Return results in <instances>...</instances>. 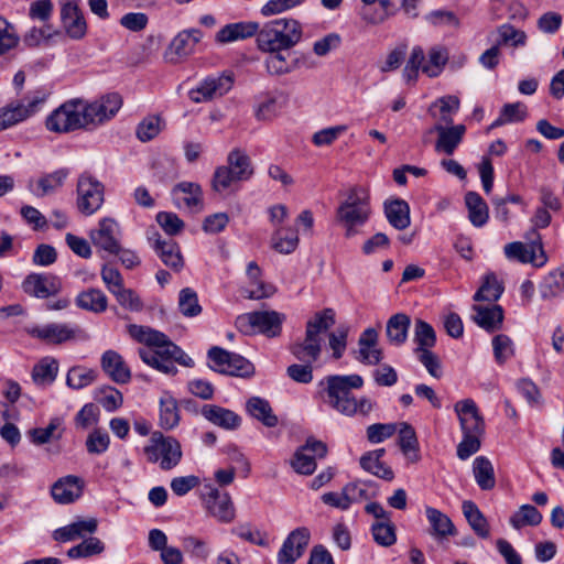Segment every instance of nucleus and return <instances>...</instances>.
I'll use <instances>...</instances> for the list:
<instances>
[{
  "label": "nucleus",
  "mask_w": 564,
  "mask_h": 564,
  "mask_svg": "<svg viewBox=\"0 0 564 564\" xmlns=\"http://www.w3.org/2000/svg\"><path fill=\"white\" fill-rule=\"evenodd\" d=\"M130 336L147 347L139 349L141 360L165 375H175V362L192 367L194 361L165 334L148 326L130 325Z\"/></svg>",
  "instance_id": "1"
},
{
  "label": "nucleus",
  "mask_w": 564,
  "mask_h": 564,
  "mask_svg": "<svg viewBox=\"0 0 564 564\" xmlns=\"http://www.w3.org/2000/svg\"><path fill=\"white\" fill-rule=\"evenodd\" d=\"M362 384L364 379L359 375L328 376L318 383L321 392L325 394L324 402L346 416H366L372 411L375 403L369 398L357 400L351 394V389H359Z\"/></svg>",
  "instance_id": "2"
},
{
  "label": "nucleus",
  "mask_w": 564,
  "mask_h": 564,
  "mask_svg": "<svg viewBox=\"0 0 564 564\" xmlns=\"http://www.w3.org/2000/svg\"><path fill=\"white\" fill-rule=\"evenodd\" d=\"M302 37V28L294 19H275L265 23L257 32L260 51L290 50Z\"/></svg>",
  "instance_id": "3"
},
{
  "label": "nucleus",
  "mask_w": 564,
  "mask_h": 564,
  "mask_svg": "<svg viewBox=\"0 0 564 564\" xmlns=\"http://www.w3.org/2000/svg\"><path fill=\"white\" fill-rule=\"evenodd\" d=\"M370 213L368 192L362 187L351 188L336 210L337 221L345 228V237L357 235V228L368 221Z\"/></svg>",
  "instance_id": "4"
},
{
  "label": "nucleus",
  "mask_w": 564,
  "mask_h": 564,
  "mask_svg": "<svg viewBox=\"0 0 564 564\" xmlns=\"http://www.w3.org/2000/svg\"><path fill=\"white\" fill-rule=\"evenodd\" d=\"M254 170L250 156L241 149H234L228 153L227 165L218 166L213 175L212 187L217 193L230 188L238 182L251 178Z\"/></svg>",
  "instance_id": "5"
},
{
  "label": "nucleus",
  "mask_w": 564,
  "mask_h": 564,
  "mask_svg": "<svg viewBox=\"0 0 564 564\" xmlns=\"http://www.w3.org/2000/svg\"><path fill=\"white\" fill-rule=\"evenodd\" d=\"M427 57L425 61V53L421 46L412 48L402 74L406 83H415L420 70L431 78L441 75L448 62V51L442 45H435L430 48Z\"/></svg>",
  "instance_id": "6"
},
{
  "label": "nucleus",
  "mask_w": 564,
  "mask_h": 564,
  "mask_svg": "<svg viewBox=\"0 0 564 564\" xmlns=\"http://www.w3.org/2000/svg\"><path fill=\"white\" fill-rule=\"evenodd\" d=\"M144 454L150 463H158L162 470L176 467L183 456L180 442L172 436H164L161 432H153Z\"/></svg>",
  "instance_id": "7"
},
{
  "label": "nucleus",
  "mask_w": 564,
  "mask_h": 564,
  "mask_svg": "<svg viewBox=\"0 0 564 564\" xmlns=\"http://www.w3.org/2000/svg\"><path fill=\"white\" fill-rule=\"evenodd\" d=\"M46 129L56 133H68L86 129L82 99H70L62 104L46 118Z\"/></svg>",
  "instance_id": "8"
},
{
  "label": "nucleus",
  "mask_w": 564,
  "mask_h": 564,
  "mask_svg": "<svg viewBox=\"0 0 564 564\" xmlns=\"http://www.w3.org/2000/svg\"><path fill=\"white\" fill-rule=\"evenodd\" d=\"M48 96L50 93L46 89L40 88L28 94L25 97L26 102H11L7 107L1 108L0 131L22 122L39 112Z\"/></svg>",
  "instance_id": "9"
},
{
  "label": "nucleus",
  "mask_w": 564,
  "mask_h": 564,
  "mask_svg": "<svg viewBox=\"0 0 564 564\" xmlns=\"http://www.w3.org/2000/svg\"><path fill=\"white\" fill-rule=\"evenodd\" d=\"M25 330L32 338H36L47 345H62L72 340L88 339V335L83 328L68 323L34 325Z\"/></svg>",
  "instance_id": "10"
},
{
  "label": "nucleus",
  "mask_w": 564,
  "mask_h": 564,
  "mask_svg": "<svg viewBox=\"0 0 564 564\" xmlns=\"http://www.w3.org/2000/svg\"><path fill=\"white\" fill-rule=\"evenodd\" d=\"M210 368L219 373L248 378L254 373L253 365L245 357L214 346L208 350Z\"/></svg>",
  "instance_id": "11"
},
{
  "label": "nucleus",
  "mask_w": 564,
  "mask_h": 564,
  "mask_svg": "<svg viewBox=\"0 0 564 564\" xmlns=\"http://www.w3.org/2000/svg\"><path fill=\"white\" fill-rule=\"evenodd\" d=\"M284 321L285 315L276 311H257L239 316L237 324L246 332H258L273 338L280 336Z\"/></svg>",
  "instance_id": "12"
},
{
  "label": "nucleus",
  "mask_w": 564,
  "mask_h": 564,
  "mask_svg": "<svg viewBox=\"0 0 564 564\" xmlns=\"http://www.w3.org/2000/svg\"><path fill=\"white\" fill-rule=\"evenodd\" d=\"M104 185L90 174H82L77 182V207L84 215H93L104 203Z\"/></svg>",
  "instance_id": "13"
},
{
  "label": "nucleus",
  "mask_w": 564,
  "mask_h": 564,
  "mask_svg": "<svg viewBox=\"0 0 564 564\" xmlns=\"http://www.w3.org/2000/svg\"><path fill=\"white\" fill-rule=\"evenodd\" d=\"M232 85L234 76L230 73L207 76L189 90L188 97L195 104L208 102L226 95Z\"/></svg>",
  "instance_id": "14"
},
{
  "label": "nucleus",
  "mask_w": 564,
  "mask_h": 564,
  "mask_svg": "<svg viewBox=\"0 0 564 564\" xmlns=\"http://www.w3.org/2000/svg\"><path fill=\"white\" fill-rule=\"evenodd\" d=\"M122 106V99L118 94H108L93 102L83 100L86 126H98L110 120Z\"/></svg>",
  "instance_id": "15"
},
{
  "label": "nucleus",
  "mask_w": 564,
  "mask_h": 564,
  "mask_svg": "<svg viewBox=\"0 0 564 564\" xmlns=\"http://www.w3.org/2000/svg\"><path fill=\"white\" fill-rule=\"evenodd\" d=\"M433 133L437 134V139L434 145L435 152L440 154L452 155L462 143L466 133V127L464 124H434L425 132L423 142L427 143L429 135Z\"/></svg>",
  "instance_id": "16"
},
{
  "label": "nucleus",
  "mask_w": 564,
  "mask_h": 564,
  "mask_svg": "<svg viewBox=\"0 0 564 564\" xmlns=\"http://www.w3.org/2000/svg\"><path fill=\"white\" fill-rule=\"evenodd\" d=\"M327 454L326 444L314 438H307L306 443L296 449L291 466L301 475H312L316 469V459Z\"/></svg>",
  "instance_id": "17"
},
{
  "label": "nucleus",
  "mask_w": 564,
  "mask_h": 564,
  "mask_svg": "<svg viewBox=\"0 0 564 564\" xmlns=\"http://www.w3.org/2000/svg\"><path fill=\"white\" fill-rule=\"evenodd\" d=\"M503 251L507 259L520 263H531L534 267H542L547 261L540 241H533L529 245L521 241L510 242L505 246Z\"/></svg>",
  "instance_id": "18"
},
{
  "label": "nucleus",
  "mask_w": 564,
  "mask_h": 564,
  "mask_svg": "<svg viewBox=\"0 0 564 564\" xmlns=\"http://www.w3.org/2000/svg\"><path fill=\"white\" fill-rule=\"evenodd\" d=\"M90 239L94 246L110 254H118L120 248V228L116 220L104 218L99 221L98 228L90 231Z\"/></svg>",
  "instance_id": "19"
},
{
  "label": "nucleus",
  "mask_w": 564,
  "mask_h": 564,
  "mask_svg": "<svg viewBox=\"0 0 564 564\" xmlns=\"http://www.w3.org/2000/svg\"><path fill=\"white\" fill-rule=\"evenodd\" d=\"M454 411L457 414L463 434L484 435L485 421L473 399L456 402Z\"/></svg>",
  "instance_id": "20"
},
{
  "label": "nucleus",
  "mask_w": 564,
  "mask_h": 564,
  "mask_svg": "<svg viewBox=\"0 0 564 564\" xmlns=\"http://www.w3.org/2000/svg\"><path fill=\"white\" fill-rule=\"evenodd\" d=\"M203 37L199 29H188L178 32L171 41L166 52L165 58L170 63H178L194 53L196 45Z\"/></svg>",
  "instance_id": "21"
},
{
  "label": "nucleus",
  "mask_w": 564,
  "mask_h": 564,
  "mask_svg": "<svg viewBox=\"0 0 564 564\" xmlns=\"http://www.w3.org/2000/svg\"><path fill=\"white\" fill-rule=\"evenodd\" d=\"M311 533L306 528L293 530L284 540L278 553L279 564H294L305 552Z\"/></svg>",
  "instance_id": "22"
},
{
  "label": "nucleus",
  "mask_w": 564,
  "mask_h": 564,
  "mask_svg": "<svg viewBox=\"0 0 564 564\" xmlns=\"http://www.w3.org/2000/svg\"><path fill=\"white\" fill-rule=\"evenodd\" d=\"M22 289L31 296L47 299L62 290V282L53 274L31 273L22 282Z\"/></svg>",
  "instance_id": "23"
},
{
  "label": "nucleus",
  "mask_w": 564,
  "mask_h": 564,
  "mask_svg": "<svg viewBox=\"0 0 564 564\" xmlns=\"http://www.w3.org/2000/svg\"><path fill=\"white\" fill-rule=\"evenodd\" d=\"M172 195L180 208L185 207L194 213L203 209V191L197 183L181 182L173 187Z\"/></svg>",
  "instance_id": "24"
},
{
  "label": "nucleus",
  "mask_w": 564,
  "mask_h": 564,
  "mask_svg": "<svg viewBox=\"0 0 564 564\" xmlns=\"http://www.w3.org/2000/svg\"><path fill=\"white\" fill-rule=\"evenodd\" d=\"M378 332L375 328L365 329L358 339V350L355 357L365 365H378L383 358L382 349L378 347Z\"/></svg>",
  "instance_id": "25"
},
{
  "label": "nucleus",
  "mask_w": 564,
  "mask_h": 564,
  "mask_svg": "<svg viewBox=\"0 0 564 564\" xmlns=\"http://www.w3.org/2000/svg\"><path fill=\"white\" fill-rule=\"evenodd\" d=\"M205 503L209 514L219 522L230 523L234 521L236 511L231 498L227 492L212 489L205 499Z\"/></svg>",
  "instance_id": "26"
},
{
  "label": "nucleus",
  "mask_w": 564,
  "mask_h": 564,
  "mask_svg": "<svg viewBox=\"0 0 564 564\" xmlns=\"http://www.w3.org/2000/svg\"><path fill=\"white\" fill-rule=\"evenodd\" d=\"M61 20L66 34L73 40H80L87 32L84 14L78 6L65 2L61 8Z\"/></svg>",
  "instance_id": "27"
},
{
  "label": "nucleus",
  "mask_w": 564,
  "mask_h": 564,
  "mask_svg": "<svg viewBox=\"0 0 564 564\" xmlns=\"http://www.w3.org/2000/svg\"><path fill=\"white\" fill-rule=\"evenodd\" d=\"M83 489V479L74 475H68L54 482L51 488V494L57 503L67 505L77 500L82 496Z\"/></svg>",
  "instance_id": "28"
},
{
  "label": "nucleus",
  "mask_w": 564,
  "mask_h": 564,
  "mask_svg": "<svg viewBox=\"0 0 564 564\" xmlns=\"http://www.w3.org/2000/svg\"><path fill=\"white\" fill-rule=\"evenodd\" d=\"M152 247L162 260V262L174 271H180L184 267V259L178 245L173 239H162L159 234L155 238H150Z\"/></svg>",
  "instance_id": "29"
},
{
  "label": "nucleus",
  "mask_w": 564,
  "mask_h": 564,
  "mask_svg": "<svg viewBox=\"0 0 564 564\" xmlns=\"http://www.w3.org/2000/svg\"><path fill=\"white\" fill-rule=\"evenodd\" d=\"M246 275L249 281V285L243 290L246 297L251 300H261L270 297L276 291V289L262 281V271L256 261H251L247 265Z\"/></svg>",
  "instance_id": "30"
},
{
  "label": "nucleus",
  "mask_w": 564,
  "mask_h": 564,
  "mask_svg": "<svg viewBox=\"0 0 564 564\" xmlns=\"http://www.w3.org/2000/svg\"><path fill=\"white\" fill-rule=\"evenodd\" d=\"M105 373L117 383H127L131 379V371L122 356L116 350H106L100 359Z\"/></svg>",
  "instance_id": "31"
},
{
  "label": "nucleus",
  "mask_w": 564,
  "mask_h": 564,
  "mask_svg": "<svg viewBox=\"0 0 564 564\" xmlns=\"http://www.w3.org/2000/svg\"><path fill=\"white\" fill-rule=\"evenodd\" d=\"M69 171L67 169H58L52 173H47L39 177L35 182L31 180L28 188L37 197L53 194L64 185Z\"/></svg>",
  "instance_id": "32"
},
{
  "label": "nucleus",
  "mask_w": 564,
  "mask_h": 564,
  "mask_svg": "<svg viewBox=\"0 0 564 564\" xmlns=\"http://www.w3.org/2000/svg\"><path fill=\"white\" fill-rule=\"evenodd\" d=\"M268 56L264 65L268 73L272 76H283L292 73L299 66L297 58H291L290 50L264 51Z\"/></svg>",
  "instance_id": "33"
},
{
  "label": "nucleus",
  "mask_w": 564,
  "mask_h": 564,
  "mask_svg": "<svg viewBox=\"0 0 564 564\" xmlns=\"http://www.w3.org/2000/svg\"><path fill=\"white\" fill-rule=\"evenodd\" d=\"M202 415L225 430H237L241 424V417L234 411L215 404H205L202 408Z\"/></svg>",
  "instance_id": "34"
},
{
  "label": "nucleus",
  "mask_w": 564,
  "mask_h": 564,
  "mask_svg": "<svg viewBox=\"0 0 564 564\" xmlns=\"http://www.w3.org/2000/svg\"><path fill=\"white\" fill-rule=\"evenodd\" d=\"M459 107V98L447 95L436 99L429 111L436 119L435 124L453 126L454 116L458 112Z\"/></svg>",
  "instance_id": "35"
},
{
  "label": "nucleus",
  "mask_w": 564,
  "mask_h": 564,
  "mask_svg": "<svg viewBox=\"0 0 564 564\" xmlns=\"http://www.w3.org/2000/svg\"><path fill=\"white\" fill-rule=\"evenodd\" d=\"M291 354L302 362H315L322 352V338L314 337L305 332L302 340H296L290 345Z\"/></svg>",
  "instance_id": "36"
},
{
  "label": "nucleus",
  "mask_w": 564,
  "mask_h": 564,
  "mask_svg": "<svg viewBox=\"0 0 564 564\" xmlns=\"http://www.w3.org/2000/svg\"><path fill=\"white\" fill-rule=\"evenodd\" d=\"M474 321L487 332H495L501 328L503 322V310L500 305L485 306L474 305Z\"/></svg>",
  "instance_id": "37"
},
{
  "label": "nucleus",
  "mask_w": 564,
  "mask_h": 564,
  "mask_svg": "<svg viewBox=\"0 0 564 564\" xmlns=\"http://www.w3.org/2000/svg\"><path fill=\"white\" fill-rule=\"evenodd\" d=\"M259 24L256 22H237L221 28L216 34L218 43H230L257 35Z\"/></svg>",
  "instance_id": "38"
},
{
  "label": "nucleus",
  "mask_w": 564,
  "mask_h": 564,
  "mask_svg": "<svg viewBox=\"0 0 564 564\" xmlns=\"http://www.w3.org/2000/svg\"><path fill=\"white\" fill-rule=\"evenodd\" d=\"M247 412L256 420L260 421L267 427H274L278 425V416L268 400L260 397H251L246 403Z\"/></svg>",
  "instance_id": "39"
},
{
  "label": "nucleus",
  "mask_w": 564,
  "mask_h": 564,
  "mask_svg": "<svg viewBox=\"0 0 564 564\" xmlns=\"http://www.w3.org/2000/svg\"><path fill=\"white\" fill-rule=\"evenodd\" d=\"M411 325L410 317L404 313L392 315L386 325V334L390 344L403 345L408 339V332Z\"/></svg>",
  "instance_id": "40"
},
{
  "label": "nucleus",
  "mask_w": 564,
  "mask_h": 564,
  "mask_svg": "<svg viewBox=\"0 0 564 564\" xmlns=\"http://www.w3.org/2000/svg\"><path fill=\"white\" fill-rule=\"evenodd\" d=\"M384 448H379L366 453L360 458V466L366 471L379 478H382L384 480H392L394 477L392 469L388 467L383 462H381V457L384 455Z\"/></svg>",
  "instance_id": "41"
},
{
  "label": "nucleus",
  "mask_w": 564,
  "mask_h": 564,
  "mask_svg": "<svg viewBox=\"0 0 564 564\" xmlns=\"http://www.w3.org/2000/svg\"><path fill=\"white\" fill-rule=\"evenodd\" d=\"M384 214L389 224L398 230H403L411 224L410 207L403 199L387 202L384 204Z\"/></svg>",
  "instance_id": "42"
},
{
  "label": "nucleus",
  "mask_w": 564,
  "mask_h": 564,
  "mask_svg": "<svg viewBox=\"0 0 564 564\" xmlns=\"http://www.w3.org/2000/svg\"><path fill=\"white\" fill-rule=\"evenodd\" d=\"M465 204L468 209V218L475 227H482L489 218V210L486 202L476 192H467Z\"/></svg>",
  "instance_id": "43"
},
{
  "label": "nucleus",
  "mask_w": 564,
  "mask_h": 564,
  "mask_svg": "<svg viewBox=\"0 0 564 564\" xmlns=\"http://www.w3.org/2000/svg\"><path fill=\"white\" fill-rule=\"evenodd\" d=\"M76 305L85 311L102 313L108 307V299L99 289H88L76 296Z\"/></svg>",
  "instance_id": "44"
},
{
  "label": "nucleus",
  "mask_w": 564,
  "mask_h": 564,
  "mask_svg": "<svg viewBox=\"0 0 564 564\" xmlns=\"http://www.w3.org/2000/svg\"><path fill=\"white\" fill-rule=\"evenodd\" d=\"M426 519L431 525V534L444 538L455 534V525L452 520L442 511L433 507L425 508Z\"/></svg>",
  "instance_id": "45"
},
{
  "label": "nucleus",
  "mask_w": 564,
  "mask_h": 564,
  "mask_svg": "<svg viewBox=\"0 0 564 564\" xmlns=\"http://www.w3.org/2000/svg\"><path fill=\"white\" fill-rule=\"evenodd\" d=\"M299 246L297 231L291 227H279L272 235L271 247L279 253H292Z\"/></svg>",
  "instance_id": "46"
},
{
  "label": "nucleus",
  "mask_w": 564,
  "mask_h": 564,
  "mask_svg": "<svg viewBox=\"0 0 564 564\" xmlns=\"http://www.w3.org/2000/svg\"><path fill=\"white\" fill-rule=\"evenodd\" d=\"M463 513L474 530V532L481 539H487L490 534L489 525L487 519L479 510L477 505L470 500H465L463 502Z\"/></svg>",
  "instance_id": "47"
},
{
  "label": "nucleus",
  "mask_w": 564,
  "mask_h": 564,
  "mask_svg": "<svg viewBox=\"0 0 564 564\" xmlns=\"http://www.w3.org/2000/svg\"><path fill=\"white\" fill-rule=\"evenodd\" d=\"M473 473L477 485L482 490H490L496 485L495 470L491 462L485 456H478L473 463Z\"/></svg>",
  "instance_id": "48"
},
{
  "label": "nucleus",
  "mask_w": 564,
  "mask_h": 564,
  "mask_svg": "<svg viewBox=\"0 0 564 564\" xmlns=\"http://www.w3.org/2000/svg\"><path fill=\"white\" fill-rule=\"evenodd\" d=\"M180 422V411L176 400L165 393L160 399V426L164 430L174 429Z\"/></svg>",
  "instance_id": "49"
},
{
  "label": "nucleus",
  "mask_w": 564,
  "mask_h": 564,
  "mask_svg": "<svg viewBox=\"0 0 564 564\" xmlns=\"http://www.w3.org/2000/svg\"><path fill=\"white\" fill-rule=\"evenodd\" d=\"M58 371V364L54 358H43L33 367L32 379L37 386L51 384Z\"/></svg>",
  "instance_id": "50"
},
{
  "label": "nucleus",
  "mask_w": 564,
  "mask_h": 564,
  "mask_svg": "<svg viewBox=\"0 0 564 564\" xmlns=\"http://www.w3.org/2000/svg\"><path fill=\"white\" fill-rule=\"evenodd\" d=\"M542 513L532 505H522L518 511L510 517V524L514 529L525 525L536 527L542 522Z\"/></svg>",
  "instance_id": "51"
},
{
  "label": "nucleus",
  "mask_w": 564,
  "mask_h": 564,
  "mask_svg": "<svg viewBox=\"0 0 564 564\" xmlns=\"http://www.w3.org/2000/svg\"><path fill=\"white\" fill-rule=\"evenodd\" d=\"M399 445L403 454L406 455L411 462L419 460V443L415 431L408 423H401V429L399 431Z\"/></svg>",
  "instance_id": "52"
},
{
  "label": "nucleus",
  "mask_w": 564,
  "mask_h": 564,
  "mask_svg": "<svg viewBox=\"0 0 564 564\" xmlns=\"http://www.w3.org/2000/svg\"><path fill=\"white\" fill-rule=\"evenodd\" d=\"M498 40L497 45L520 47L527 44V34L522 30L516 29L509 23H505L497 29Z\"/></svg>",
  "instance_id": "53"
},
{
  "label": "nucleus",
  "mask_w": 564,
  "mask_h": 564,
  "mask_svg": "<svg viewBox=\"0 0 564 564\" xmlns=\"http://www.w3.org/2000/svg\"><path fill=\"white\" fill-rule=\"evenodd\" d=\"M335 324V312L333 308H324L314 314L313 318L306 323V333L314 337H321L319 334L328 330Z\"/></svg>",
  "instance_id": "54"
},
{
  "label": "nucleus",
  "mask_w": 564,
  "mask_h": 564,
  "mask_svg": "<svg viewBox=\"0 0 564 564\" xmlns=\"http://www.w3.org/2000/svg\"><path fill=\"white\" fill-rule=\"evenodd\" d=\"M502 292L503 286L501 282L498 281L497 276L494 273H489L485 276L479 290L475 293L474 300L477 302H495L501 296Z\"/></svg>",
  "instance_id": "55"
},
{
  "label": "nucleus",
  "mask_w": 564,
  "mask_h": 564,
  "mask_svg": "<svg viewBox=\"0 0 564 564\" xmlns=\"http://www.w3.org/2000/svg\"><path fill=\"white\" fill-rule=\"evenodd\" d=\"M282 107L283 104L278 95L267 94L263 100L258 104L254 116L260 121H271L278 117Z\"/></svg>",
  "instance_id": "56"
},
{
  "label": "nucleus",
  "mask_w": 564,
  "mask_h": 564,
  "mask_svg": "<svg viewBox=\"0 0 564 564\" xmlns=\"http://www.w3.org/2000/svg\"><path fill=\"white\" fill-rule=\"evenodd\" d=\"M414 341L417 344L415 352L429 350L436 344V334L433 327L423 319L415 321Z\"/></svg>",
  "instance_id": "57"
},
{
  "label": "nucleus",
  "mask_w": 564,
  "mask_h": 564,
  "mask_svg": "<svg viewBox=\"0 0 564 564\" xmlns=\"http://www.w3.org/2000/svg\"><path fill=\"white\" fill-rule=\"evenodd\" d=\"M371 533L375 542L381 546L389 547L397 542L395 527L390 519L375 522Z\"/></svg>",
  "instance_id": "58"
},
{
  "label": "nucleus",
  "mask_w": 564,
  "mask_h": 564,
  "mask_svg": "<svg viewBox=\"0 0 564 564\" xmlns=\"http://www.w3.org/2000/svg\"><path fill=\"white\" fill-rule=\"evenodd\" d=\"M564 292V270L556 269L550 272L541 284V295L543 299H551L561 295Z\"/></svg>",
  "instance_id": "59"
},
{
  "label": "nucleus",
  "mask_w": 564,
  "mask_h": 564,
  "mask_svg": "<svg viewBox=\"0 0 564 564\" xmlns=\"http://www.w3.org/2000/svg\"><path fill=\"white\" fill-rule=\"evenodd\" d=\"M105 551V544L95 536H90L85 539L82 543L70 547L67 551V556L69 558H82L89 557L93 555L100 554Z\"/></svg>",
  "instance_id": "60"
},
{
  "label": "nucleus",
  "mask_w": 564,
  "mask_h": 564,
  "mask_svg": "<svg viewBox=\"0 0 564 564\" xmlns=\"http://www.w3.org/2000/svg\"><path fill=\"white\" fill-rule=\"evenodd\" d=\"M96 378L97 373L94 369L76 366L69 369L66 383L69 388L78 390L91 384Z\"/></svg>",
  "instance_id": "61"
},
{
  "label": "nucleus",
  "mask_w": 564,
  "mask_h": 564,
  "mask_svg": "<svg viewBox=\"0 0 564 564\" xmlns=\"http://www.w3.org/2000/svg\"><path fill=\"white\" fill-rule=\"evenodd\" d=\"M178 310L186 317H195L202 313L197 293L193 289L185 288L180 291Z\"/></svg>",
  "instance_id": "62"
},
{
  "label": "nucleus",
  "mask_w": 564,
  "mask_h": 564,
  "mask_svg": "<svg viewBox=\"0 0 564 564\" xmlns=\"http://www.w3.org/2000/svg\"><path fill=\"white\" fill-rule=\"evenodd\" d=\"M61 419L53 417L46 427L33 429L29 432L32 443L35 445H43L48 443L51 440H59L62 433H57V429L61 426Z\"/></svg>",
  "instance_id": "63"
},
{
  "label": "nucleus",
  "mask_w": 564,
  "mask_h": 564,
  "mask_svg": "<svg viewBox=\"0 0 564 564\" xmlns=\"http://www.w3.org/2000/svg\"><path fill=\"white\" fill-rule=\"evenodd\" d=\"M495 359L499 364L506 362L514 354V346L511 338L505 334L496 335L492 338Z\"/></svg>",
  "instance_id": "64"
}]
</instances>
